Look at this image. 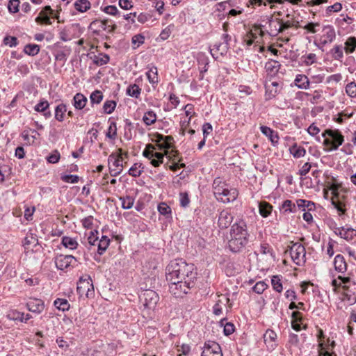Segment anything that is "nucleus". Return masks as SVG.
<instances>
[{"mask_svg": "<svg viewBox=\"0 0 356 356\" xmlns=\"http://www.w3.org/2000/svg\"><path fill=\"white\" fill-rule=\"evenodd\" d=\"M334 266L335 270L341 273H343L347 270V264L344 257L341 254H337L334 259Z\"/></svg>", "mask_w": 356, "mask_h": 356, "instance_id": "22", "label": "nucleus"}, {"mask_svg": "<svg viewBox=\"0 0 356 356\" xmlns=\"http://www.w3.org/2000/svg\"><path fill=\"white\" fill-rule=\"evenodd\" d=\"M143 168L144 167H142L141 163H135L129 170V175L134 177H139L141 175Z\"/></svg>", "mask_w": 356, "mask_h": 356, "instance_id": "49", "label": "nucleus"}, {"mask_svg": "<svg viewBox=\"0 0 356 356\" xmlns=\"http://www.w3.org/2000/svg\"><path fill=\"white\" fill-rule=\"evenodd\" d=\"M324 338L323 332L322 330H320L318 331V339L319 341V347L320 350L318 351V356H336V355L332 353H330L328 350H326L325 345L323 341H322V339Z\"/></svg>", "mask_w": 356, "mask_h": 356, "instance_id": "24", "label": "nucleus"}, {"mask_svg": "<svg viewBox=\"0 0 356 356\" xmlns=\"http://www.w3.org/2000/svg\"><path fill=\"white\" fill-rule=\"evenodd\" d=\"M157 209L159 213L163 215L166 219L172 218L171 208L165 202L159 203Z\"/></svg>", "mask_w": 356, "mask_h": 356, "instance_id": "31", "label": "nucleus"}, {"mask_svg": "<svg viewBox=\"0 0 356 356\" xmlns=\"http://www.w3.org/2000/svg\"><path fill=\"white\" fill-rule=\"evenodd\" d=\"M282 207L284 209V212L294 213L296 210V206L292 202L291 200H286L283 202Z\"/></svg>", "mask_w": 356, "mask_h": 356, "instance_id": "56", "label": "nucleus"}, {"mask_svg": "<svg viewBox=\"0 0 356 356\" xmlns=\"http://www.w3.org/2000/svg\"><path fill=\"white\" fill-rule=\"evenodd\" d=\"M77 259L72 255L58 254L54 259L56 267L60 270H64L70 266L74 267Z\"/></svg>", "mask_w": 356, "mask_h": 356, "instance_id": "6", "label": "nucleus"}, {"mask_svg": "<svg viewBox=\"0 0 356 356\" xmlns=\"http://www.w3.org/2000/svg\"><path fill=\"white\" fill-rule=\"evenodd\" d=\"M90 58L92 59L93 63L98 66L106 65L110 60V56L103 53L99 54L98 56L94 55Z\"/></svg>", "mask_w": 356, "mask_h": 356, "instance_id": "29", "label": "nucleus"}, {"mask_svg": "<svg viewBox=\"0 0 356 356\" xmlns=\"http://www.w3.org/2000/svg\"><path fill=\"white\" fill-rule=\"evenodd\" d=\"M102 10L106 14L111 15L116 17L121 16V13L118 10V8L115 6H105L104 8H102Z\"/></svg>", "mask_w": 356, "mask_h": 356, "instance_id": "54", "label": "nucleus"}, {"mask_svg": "<svg viewBox=\"0 0 356 356\" xmlns=\"http://www.w3.org/2000/svg\"><path fill=\"white\" fill-rule=\"evenodd\" d=\"M120 200L122 202V209H129L133 207L135 199L130 195H127L125 197H120Z\"/></svg>", "mask_w": 356, "mask_h": 356, "instance_id": "44", "label": "nucleus"}, {"mask_svg": "<svg viewBox=\"0 0 356 356\" xmlns=\"http://www.w3.org/2000/svg\"><path fill=\"white\" fill-rule=\"evenodd\" d=\"M90 99L92 104H99L103 99V94L102 91L98 90L93 91L90 96Z\"/></svg>", "mask_w": 356, "mask_h": 356, "instance_id": "51", "label": "nucleus"}, {"mask_svg": "<svg viewBox=\"0 0 356 356\" xmlns=\"http://www.w3.org/2000/svg\"><path fill=\"white\" fill-rule=\"evenodd\" d=\"M20 1L19 0H9L8 3V10L10 13L14 14L19 12Z\"/></svg>", "mask_w": 356, "mask_h": 356, "instance_id": "53", "label": "nucleus"}, {"mask_svg": "<svg viewBox=\"0 0 356 356\" xmlns=\"http://www.w3.org/2000/svg\"><path fill=\"white\" fill-rule=\"evenodd\" d=\"M346 92L350 97H356V83H348L346 86Z\"/></svg>", "mask_w": 356, "mask_h": 356, "instance_id": "59", "label": "nucleus"}, {"mask_svg": "<svg viewBox=\"0 0 356 356\" xmlns=\"http://www.w3.org/2000/svg\"><path fill=\"white\" fill-rule=\"evenodd\" d=\"M334 229L336 235L339 236L347 241L353 240L356 236V230L351 227H337V225L334 223Z\"/></svg>", "mask_w": 356, "mask_h": 356, "instance_id": "13", "label": "nucleus"}, {"mask_svg": "<svg viewBox=\"0 0 356 356\" xmlns=\"http://www.w3.org/2000/svg\"><path fill=\"white\" fill-rule=\"evenodd\" d=\"M49 107V104L46 100H41L38 104H37L35 107L34 110L37 112L42 113V111H45L47 110Z\"/></svg>", "mask_w": 356, "mask_h": 356, "instance_id": "60", "label": "nucleus"}, {"mask_svg": "<svg viewBox=\"0 0 356 356\" xmlns=\"http://www.w3.org/2000/svg\"><path fill=\"white\" fill-rule=\"evenodd\" d=\"M179 204L181 207L186 208L190 204V198L187 192L179 193Z\"/></svg>", "mask_w": 356, "mask_h": 356, "instance_id": "55", "label": "nucleus"}, {"mask_svg": "<svg viewBox=\"0 0 356 356\" xmlns=\"http://www.w3.org/2000/svg\"><path fill=\"white\" fill-rule=\"evenodd\" d=\"M146 75L149 82L154 86L157 84L159 82L158 78V70L156 66H152L149 68V70L146 72Z\"/></svg>", "mask_w": 356, "mask_h": 356, "instance_id": "28", "label": "nucleus"}, {"mask_svg": "<svg viewBox=\"0 0 356 356\" xmlns=\"http://www.w3.org/2000/svg\"><path fill=\"white\" fill-rule=\"evenodd\" d=\"M271 86H273L272 89H270V86L266 84V99H271L276 97L277 94L280 93V90L279 88V83L276 81L272 82Z\"/></svg>", "mask_w": 356, "mask_h": 356, "instance_id": "25", "label": "nucleus"}, {"mask_svg": "<svg viewBox=\"0 0 356 356\" xmlns=\"http://www.w3.org/2000/svg\"><path fill=\"white\" fill-rule=\"evenodd\" d=\"M74 6L78 12L84 13L90 8L91 3L88 0H76Z\"/></svg>", "mask_w": 356, "mask_h": 356, "instance_id": "30", "label": "nucleus"}, {"mask_svg": "<svg viewBox=\"0 0 356 356\" xmlns=\"http://www.w3.org/2000/svg\"><path fill=\"white\" fill-rule=\"evenodd\" d=\"M292 244L287 251H289L293 261L301 266L306 262V250L303 245L300 243L291 242Z\"/></svg>", "mask_w": 356, "mask_h": 356, "instance_id": "5", "label": "nucleus"}, {"mask_svg": "<svg viewBox=\"0 0 356 356\" xmlns=\"http://www.w3.org/2000/svg\"><path fill=\"white\" fill-rule=\"evenodd\" d=\"M143 156L150 160V163L154 167H159L163 163L164 153H153L148 151L147 149L143 152Z\"/></svg>", "mask_w": 356, "mask_h": 356, "instance_id": "15", "label": "nucleus"}, {"mask_svg": "<svg viewBox=\"0 0 356 356\" xmlns=\"http://www.w3.org/2000/svg\"><path fill=\"white\" fill-rule=\"evenodd\" d=\"M289 152L295 158L303 157L306 154L305 149L303 147L298 146L296 143L290 147Z\"/></svg>", "mask_w": 356, "mask_h": 356, "instance_id": "32", "label": "nucleus"}, {"mask_svg": "<svg viewBox=\"0 0 356 356\" xmlns=\"http://www.w3.org/2000/svg\"><path fill=\"white\" fill-rule=\"evenodd\" d=\"M126 93L130 97L138 98L141 93V88L137 84H131L127 87Z\"/></svg>", "mask_w": 356, "mask_h": 356, "instance_id": "38", "label": "nucleus"}, {"mask_svg": "<svg viewBox=\"0 0 356 356\" xmlns=\"http://www.w3.org/2000/svg\"><path fill=\"white\" fill-rule=\"evenodd\" d=\"M144 297L145 301L144 305L146 307L155 305L159 300V296L157 293L152 290L146 291V292L144 293Z\"/></svg>", "mask_w": 356, "mask_h": 356, "instance_id": "23", "label": "nucleus"}, {"mask_svg": "<svg viewBox=\"0 0 356 356\" xmlns=\"http://www.w3.org/2000/svg\"><path fill=\"white\" fill-rule=\"evenodd\" d=\"M271 284L275 291L280 293L282 291L283 287L280 275H274L272 277Z\"/></svg>", "mask_w": 356, "mask_h": 356, "instance_id": "50", "label": "nucleus"}, {"mask_svg": "<svg viewBox=\"0 0 356 356\" xmlns=\"http://www.w3.org/2000/svg\"><path fill=\"white\" fill-rule=\"evenodd\" d=\"M186 277H180L173 281H168L169 285V291L175 298H183L185 295L190 293V291L195 287L197 280L191 279L190 283Z\"/></svg>", "mask_w": 356, "mask_h": 356, "instance_id": "2", "label": "nucleus"}, {"mask_svg": "<svg viewBox=\"0 0 356 356\" xmlns=\"http://www.w3.org/2000/svg\"><path fill=\"white\" fill-rule=\"evenodd\" d=\"M356 49V38L350 37L345 42L344 49L347 54L353 53Z\"/></svg>", "mask_w": 356, "mask_h": 356, "instance_id": "41", "label": "nucleus"}, {"mask_svg": "<svg viewBox=\"0 0 356 356\" xmlns=\"http://www.w3.org/2000/svg\"><path fill=\"white\" fill-rule=\"evenodd\" d=\"M24 316V314L23 312H20L17 310H13L8 314L7 317L10 320L23 323Z\"/></svg>", "mask_w": 356, "mask_h": 356, "instance_id": "47", "label": "nucleus"}, {"mask_svg": "<svg viewBox=\"0 0 356 356\" xmlns=\"http://www.w3.org/2000/svg\"><path fill=\"white\" fill-rule=\"evenodd\" d=\"M238 195V192L236 188L229 189L228 187L224 190L223 193H222V197L223 199L220 200L224 203H228L234 201Z\"/></svg>", "mask_w": 356, "mask_h": 356, "instance_id": "20", "label": "nucleus"}, {"mask_svg": "<svg viewBox=\"0 0 356 356\" xmlns=\"http://www.w3.org/2000/svg\"><path fill=\"white\" fill-rule=\"evenodd\" d=\"M332 204L337 210L339 216L342 219H343L344 216L346 215V209L344 203H343L342 202H341L339 200H337V201L332 200Z\"/></svg>", "mask_w": 356, "mask_h": 356, "instance_id": "43", "label": "nucleus"}, {"mask_svg": "<svg viewBox=\"0 0 356 356\" xmlns=\"http://www.w3.org/2000/svg\"><path fill=\"white\" fill-rule=\"evenodd\" d=\"M322 136L324 138L323 144L328 147L327 151L337 150L344 142V136L339 129H327Z\"/></svg>", "mask_w": 356, "mask_h": 356, "instance_id": "3", "label": "nucleus"}, {"mask_svg": "<svg viewBox=\"0 0 356 356\" xmlns=\"http://www.w3.org/2000/svg\"><path fill=\"white\" fill-rule=\"evenodd\" d=\"M54 13V10L50 6H44L38 14V16L35 19L38 24L51 25L52 22L51 20V15Z\"/></svg>", "mask_w": 356, "mask_h": 356, "instance_id": "10", "label": "nucleus"}, {"mask_svg": "<svg viewBox=\"0 0 356 356\" xmlns=\"http://www.w3.org/2000/svg\"><path fill=\"white\" fill-rule=\"evenodd\" d=\"M267 284L264 282H258L253 286V291L257 294L262 293L266 289Z\"/></svg>", "mask_w": 356, "mask_h": 356, "instance_id": "64", "label": "nucleus"}, {"mask_svg": "<svg viewBox=\"0 0 356 356\" xmlns=\"http://www.w3.org/2000/svg\"><path fill=\"white\" fill-rule=\"evenodd\" d=\"M117 136V125L115 122H110L108 130L106 133V137L111 139H115Z\"/></svg>", "mask_w": 356, "mask_h": 356, "instance_id": "57", "label": "nucleus"}, {"mask_svg": "<svg viewBox=\"0 0 356 356\" xmlns=\"http://www.w3.org/2000/svg\"><path fill=\"white\" fill-rule=\"evenodd\" d=\"M222 351L220 346L216 341H208L204 343V350L201 356H211V354L217 353L216 355L219 356V353Z\"/></svg>", "mask_w": 356, "mask_h": 356, "instance_id": "16", "label": "nucleus"}, {"mask_svg": "<svg viewBox=\"0 0 356 356\" xmlns=\"http://www.w3.org/2000/svg\"><path fill=\"white\" fill-rule=\"evenodd\" d=\"M245 235L249 236L250 234L248 230V226L246 222L242 218H238L234 222L232 225H231V228L229 230V235Z\"/></svg>", "mask_w": 356, "mask_h": 356, "instance_id": "9", "label": "nucleus"}, {"mask_svg": "<svg viewBox=\"0 0 356 356\" xmlns=\"http://www.w3.org/2000/svg\"><path fill=\"white\" fill-rule=\"evenodd\" d=\"M54 305L59 310L63 312L68 311L70 305L66 299L57 298L54 302Z\"/></svg>", "mask_w": 356, "mask_h": 356, "instance_id": "40", "label": "nucleus"}, {"mask_svg": "<svg viewBox=\"0 0 356 356\" xmlns=\"http://www.w3.org/2000/svg\"><path fill=\"white\" fill-rule=\"evenodd\" d=\"M60 154L58 150L53 151L47 157V160L49 163H56L59 161Z\"/></svg>", "mask_w": 356, "mask_h": 356, "instance_id": "61", "label": "nucleus"}, {"mask_svg": "<svg viewBox=\"0 0 356 356\" xmlns=\"http://www.w3.org/2000/svg\"><path fill=\"white\" fill-rule=\"evenodd\" d=\"M234 220V216L229 209H223L218 216V226L220 229H225L231 225Z\"/></svg>", "mask_w": 356, "mask_h": 356, "instance_id": "11", "label": "nucleus"}, {"mask_svg": "<svg viewBox=\"0 0 356 356\" xmlns=\"http://www.w3.org/2000/svg\"><path fill=\"white\" fill-rule=\"evenodd\" d=\"M61 179L66 183L76 184L79 181V177L74 175H64L61 176Z\"/></svg>", "mask_w": 356, "mask_h": 356, "instance_id": "62", "label": "nucleus"}, {"mask_svg": "<svg viewBox=\"0 0 356 356\" xmlns=\"http://www.w3.org/2000/svg\"><path fill=\"white\" fill-rule=\"evenodd\" d=\"M260 130L264 135L268 137L273 146H275L278 143L279 136L277 132L264 125L260 127Z\"/></svg>", "mask_w": 356, "mask_h": 356, "instance_id": "19", "label": "nucleus"}, {"mask_svg": "<svg viewBox=\"0 0 356 356\" xmlns=\"http://www.w3.org/2000/svg\"><path fill=\"white\" fill-rule=\"evenodd\" d=\"M86 290H87L86 293L87 297L92 296L95 293L92 282L90 276L87 279L81 277L76 287L77 293L80 296L85 293Z\"/></svg>", "mask_w": 356, "mask_h": 356, "instance_id": "8", "label": "nucleus"}, {"mask_svg": "<svg viewBox=\"0 0 356 356\" xmlns=\"http://www.w3.org/2000/svg\"><path fill=\"white\" fill-rule=\"evenodd\" d=\"M332 58L337 60H341L343 56V47L341 45H335L330 51Z\"/></svg>", "mask_w": 356, "mask_h": 356, "instance_id": "48", "label": "nucleus"}, {"mask_svg": "<svg viewBox=\"0 0 356 356\" xmlns=\"http://www.w3.org/2000/svg\"><path fill=\"white\" fill-rule=\"evenodd\" d=\"M272 209L273 206L266 201L259 203V212L263 218H267L271 213Z\"/></svg>", "mask_w": 356, "mask_h": 356, "instance_id": "26", "label": "nucleus"}, {"mask_svg": "<svg viewBox=\"0 0 356 356\" xmlns=\"http://www.w3.org/2000/svg\"><path fill=\"white\" fill-rule=\"evenodd\" d=\"M67 111L66 104L61 103L58 104L55 108V118L58 122L64 120V115Z\"/></svg>", "mask_w": 356, "mask_h": 356, "instance_id": "35", "label": "nucleus"}, {"mask_svg": "<svg viewBox=\"0 0 356 356\" xmlns=\"http://www.w3.org/2000/svg\"><path fill=\"white\" fill-rule=\"evenodd\" d=\"M227 184L222 181L220 177H216L214 179L213 182V194L218 201L223 199V197H222V193H223L224 190L227 188Z\"/></svg>", "mask_w": 356, "mask_h": 356, "instance_id": "18", "label": "nucleus"}, {"mask_svg": "<svg viewBox=\"0 0 356 356\" xmlns=\"http://www.w3.org/2000/svg\"><path fill=\"white\" fill-rule=\"evenodd\" d=\"M38 241L36 236L33 235V234H30L25 237L23 242V246L26 250H28L29 249L31 244L36 245L38 244Z\"/></svg>", "mask_w": 356, "mask_h": 356, "instance_id": "45", "label": "nucleus"}, {"mask_svg": "<svg viewBox=\"0 0 356 356\" xmlns=\"http://www.w3.org/2000/svg\"><path fill=\"white\" fill-rule=\"evenodd\" d=\"M61 243L66 248H69L72 250L76 249L79 245L75 238L69 236H63Z\"/></svg>", "mask_w": 356, "mask_h": 356, "instance_id": "34", "label": "nucleus"}, {"mask_svg": "<svg viewBox=\"0 0 356 356\" xmlns=\"http://www.w3.org/2000/svg\"><path fill=\"white\" fill-rule=\"evenodd\" d=\"M166 280L173 281L180 278L186 277L189 281L197 280V273L193 264L186 263L183 259L172 260L166 266Z\"/></svg>", "mask_w": 356, "mask_h": 356, "instance_id": "1", "label": "nucleus"}, {"mask_svg": "<svg viewBox=\"0 0 356 356\" xmlns=\"http://www.w3.org/2000/svg\"><path fill=\"white\" fill-rule=\"evenodd\" d=\"M143 121L147 126L152 125L156 121V114L152 110L148 111L145 113Z\"/></svg>", "mask_w": 356, "mask_h": 356, "instance_id": "36", "label": "nucleus"}, {"mask_svg": "<svg viewBox=\"0 0 356 356\" xmlns=\"http://www.w3.org/2000/svg\"><path fill=\"white\" fill-rule=\"evenodd\" d=\"M276 20L277 22V25H279L277 32L282 33L293 26L290 21L283 22L282 19H277Z\"/></svg>", "mask_w": 356, "mask_h": 356, "instance_id": "58", "label": "nucleus"}, {"mask_svg": "<svg viewBox=\"0 0 356 356\" xmlns=\"http://www.w3.org/2000/svg\"><path fill=\"white\" fill-rule=\"evenodd\" d=\"M26 306L29 311L38 314H41L45 307L42 300L35 298H30Z\"/></svg>", "mask_w": 356, "mask_h": 356, "instance_id": "14", "label": "nucleus"}, {"mask_svg": "<svg viewBox=\"0 0 356 356\" xmlns=\"http://www.w3.org/2000/svg\"><path fill=\"white\" fill-rule=\"evenodd\" d=\"M277 334L273 330L268 329L264 334V342L268 349L274 350L277 346Z\"/></svg>", "mask_w": 356, "mask_h": 356, "instance_id": "17", "label": "nucleus"}, {"mask_svg": "<svg viewBox=\"0 0 356 356\" xmlns=\"http://www.w3.org/2000/svg\"><path fill=\"white\" fill-rule=\"evenodd\" d=\"M249 236L229 235L228 240V248L233 253L242 252L249 242Z\"/></svg>", "mask_w": 356, "mask_h": 356, "instance_id": "4", "label": "nucleus"}, {"mask_svg": "<svg viewBox=\"0 0 356 356\" xmlns=\"http://www.w3.org/2000/svg\"><path fill=\"white\" fill-rule=\"evenodd\" d=\"M297 206L300 209H302L303 211H305L306 209H307L309 211L315 209L314 202L303 199H299L297 200Z\"/></svg>", "mask_w": 356, "mask_h": 356, "instance_id": "33", "label": "nucleus"}, {"mask_svg": "<svg viewBox=\"0 0 356 356\" xmlns=\"http://www.w3.org/2000/svg\"><path fill=\"white\" fill-rule=\"evenodd\" d=\"M296 86L300 89H307L309 86V81L307 76L298 74L295 79Z\"/></svg>", "mask_w": 356, "mask_h": 356, "instance_id": "27", "label": "nucleus"}, {"mask_svg": "<svg viewBox=\"0 0 356 356\" xmlns=\"http://www.w3.org/2000/svg\"><path fill=\"white\" fill-rule=\"evenodd\" d=\"M323 35L320 40V44L324 47L328 43L332 42L336 38L335 30L332 26H324L323 29Z\"/></svg>", "mask_w": 356, "mask_h": 356, "instance_id": "12", "label": "nucleus"}, {"mask_svg": "<svg viewBox=\"0 0 356 356\" xmlns=\"http://www.w3.org/2000/svg\"><path fill=\"white\" fill-rule=\"evenodd\" d=\"M40 46L36 44H28L24 48V52L31 56H34L40 52Z\"/></svg>", "mask_w": 356, "mask_h": 356, "instance_id": "39", "label": "nucleus"}, {"mask_svg": "<svg viewBox=\"0 0 356 356\" xmlns=\"http://www.w3.org/2000/svg\"><path fill=\"white\" fill-rule=\"evenodd\" d=\"M116 107V102L113 100H107L103 105L104 112L106 114H111Z\"/></svg>", "mask_w": 356, "mask_h": 356, "instance_id": "52", "label": "nucleus"}, {"mask_svg": "<svg viewBox=\"0 0 356 356\" xmlns=\"http://www.w3.org/2000/svg\"><path fill=\"white\" fill-rule=\"evenodd\" d=\"M88 102L87 97L81 92L76 93L72 99V104L77 110L83 109Z\"/></svg>", "mask_w": 356, "mask_h": 356, "instance_id": "21", "label": "nucleus"}, {"mask_svg": "<svg viewBox=\"0 0 356 356\" xmlns=\"http://www.w3.org/2000/svg\"><path fill=\"white\" fill-rule=\"evenodd\" d=\"M108 163L113 162V166L117 168H123L122 165V155L116 156L115 154L112 153L108 159Z\"/></svg>", "mask_w": 356, "mask_h": 356, "instance_id": "42", "label": "nucleus"}, {"mask_svg": "<svg viewBox=\"0 0 356 356\" xmlns=\"http://www.w3.org/2000/svg\"><path fill=\"white\" fill-rule=\"evenodd\" d=\"M3 42L6 45H8L10 47H14L18 44L17 38L15 36H6L3 39Z\"/></svg>", "mask_w": 356, "mask_h": 356, "instance_id": "63", "label": "nucleus"}, {"mask_svg": "<svg viewBox=\"0 0 356 356\" xmlns=\"http://www.w3.org/2000/svg\"><path fill=\"white\" fill-rule=\"evenodd\" d=\"M280 66L281 65L278 61L275 60H270V61L266 63L265 69L268 73L275 74L279 71Z\"/></svg>", "mask_w": 356, "mask_h": 356, "instance_id": "37", "label": "nucleus"}, {"mask_svg": "<svg viewBox=\"0 0 356 356\" xmlns=\"http://www.w3.org/2000/svg\"><path fill=\"white\" fill-rule=\"evenodd\" d=\"M222 38L224 42L216 45V47L218 51H220L221 49L220 48H222V50L226 52L229 49V42L231 40V36L229 34L225 33L222 35Z\"/></svg>", "mask_w": 356, "mask_h": 356, "instance_id": "46", "label": "nucleus"}, {"mask_svg": "<svg viewBox=\"0 0 356 356\" xmlns=\"http://www.w3.org/2000/svg\"><path fill=\"white\" fill-rule=\"evenodd\" d=\"M154 141L156 143L159 149L165 151V156L168 153V150L172 147L174 138L171 136H164L156 133L155 134V140Z\"/></svg>", "mask_w": 356, "mask_h": 356, "instance_id": "7", "label": "nucleus"}]
</instances>
